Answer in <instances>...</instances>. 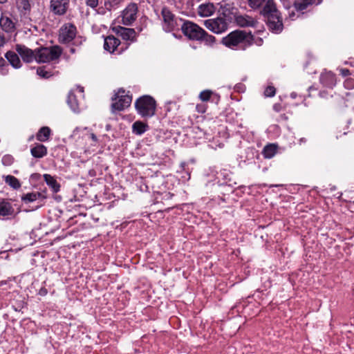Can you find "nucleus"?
Segmentation results:
<instances>
[{"mask_svg": "<svg viewBox=\"0 0 354 354\" xmlns=\"http://www.w3.org/2000/svg\"><path fill=\"white\" fill-rule=\"evenodd\" d=\"M252 34L244 30H236L222 39L221 43L227 48L234 49L240 46L243 50L252 45Z\"/></svg>", "mask_w": 354, "mask_h": 354, "instance_id": "obj_1", "label": "nucleus"}, {"mask_svg": "<svg viewBox=\"0 0 354 354\" xmlns=\"http://www.w3.org/2000/svg\"><path fill=\"white\" fill-rule=\"evenodd\" d=\"M156 101L149 95L138 98L135 102L138 113L143 118H151L156 112Z\"/></svg>", "mask_w": 354, "mask_h": 354, "instance_id": "obj_2", "label": "nucleus"}, {"mask_svg": "<svg viewBox=\"0 0 354 354\" xmlns=\"http://www.w3.org/2000/svg\"><path fill=\"white\" fill-rule=\"evenodd\" d=\"M36 62L46 63L57 59L62 54V49L58 46H53L50 48L40 47L36 48Z\"/></svg>", "mask_w": 354, "mask_h": 354, "instance_id": "obj_3", "label": "nucleus"}, {"mask_svg": "<svg viewBox=\"0 0 354 354\" xmlns=\"http://www.w3.org/2000/svg\"><path fill=\"white\" fill-rule=\"evenodd\" d=\"M162 26L166 32H171L179 29L183 19L176 17L172 12L167 7H164L161 10Z\"/></svg>", "mask_w": 354, "mask_h": 354, "instance_id": "obj_4", "label": "nucleus"}, {"mask_svg": "<svg viewBox=\"0 0 354 354\" xmlns=\"http://www.w3.org/2000/svg\"><path fill=\"white\" fill-rule=\"evenodd\" d=\"M179 29L185 37L193 41H201L202 34H204V30L202 28L188 20L183 19Z\"/></svg>", "mask_w": 354, "mask_h": 354, "instance_id": "obj_5", "label": "nucleus"}, {"mask_svg": "<svg viewBox=\"0 0 354 354\" xmlns=\"http://www.w3.org/2000/svg\"><path fill=\"white\" fill-rule=\"evenodd\" d=\"M112 100L114 101L111 104L112 111H121L130 106L132 97L126 94L124 90L121 88L118 90Z\"/></svg>", "mask_w": 354, "mask_h": 354, "instance_id": "obj_6", "label": "nucleus"}, {"mask_svg": "<svg viewBox=\"0 0 354 354\" xmlns=\"http://www.w3.org/2000/svg\"><path fill=\"white\" fill-rule=\"evenodd\" d=\"M204 26L206 28L216 34L225 32L228 27L226 20L221 17L205 20Z\"/></svg>", "mask_w": 354, "mask_h": 354, "instance_id": "obj_7", "label": "nucleus"}, {"mask_svg": "<svg viewBox=\"0 0 354 354\" xmlns=\"http://www.w3.org/2000/svg\"><path fill=\"white\" fill-rule=\"evenodd\" d=\"M138 8L136 3H129L122 12V23L125 26L131 25L137 18Z\"/></svg>", "mask_w": 354, "mask_h": 354, "instance_id": "obj_8", "label": "nucleus"}, {"mask_svg": "<svg viewBox=\"0 0 354 354\" xmlns=\"http://www.w3.org/2000/svg\"><path fill=\"white\" fill-rule=\"evenodd\" d=\"M76 34V28L72 24H67L61 28L59 35V40L62 43L71 41Z\"/></svg>", "mask_w": 354, "mask_h": 354, "instance_id": "obj_9", "label": "nucleus"}, {"mask_svg": "<svg viewBox=\"0 0 354 354\" xmlns=\"http://www.w3.org/2000/svg\"><path fill=\"white\" fill-rule=\"evenodd\" d=\"M15 50L25 62L30 63L33 60L36 61V49L32 50L24 45L17 44Z\"/></svg>", "mask_w": 354, "mask_h": 354, "instance_id": "obj_10", "label": "nucleus"}, {"mask_svg": "<svg viewBox=\"0 0 354 354\" xmlns=\"http://www.w3.org/2000/svg\"><path fill=\"white\" fill-rule=\"evenodd\" d=\"M268 28L274 33H279L283 30L282 19L280 15H272L267 17Z\"/></svg>", "mask_w": 354, "mask_h": 354, "instance_id": "obj_11", "label": "nucleus"}, {"mask_svg": "<svg viewBox=\"0 0 354 354\" xmlns=\"http://www.w3.org/2000/svg\"><path fill=\"white\" fill-rule=\"evenodd\" d=\"M234 21L238 26L242 28L255 27L257 24V21L254 18L239 13L234 15Z\"/></svg>", "mask_w": 354, "mask_h": 354, "instance_id": "obj_12", "label": "nucleus"}, {"mask_svg": "<svg viewBox=\"0 0 354 354\" xmlns=\"http://www.w3.org/2000/svg\"><path fill=\"white\" fill-rule=\"evenodd\" d=\"M69 0H51L50 8L57 15H64L66 13Z\"/></svg>", "mask_w": 354, "mask_h": 354, "instance_id": "obj_13", "label": "nucleus"}, {"mask_svg": "<svg viewBox=\"0 0 354 354\" xmlns=\"http://www.w3.org/2000/svg\"><path fill=\"white\" fill-rule=\"evenodd\" d=\"M15 209L10 203L6 201L0 202V219H5L6 217L12 216Z\"/></svg>", "mask_w": 354, "mask_h": 354, "instance_id": "obj_14", "label": "nucleus"}, {"mask_svg": "<svg viewBox=\"0 0 354 354\" xmlns=\"http://www.w3.org/2000/svg\"><path fill=\"white\" fill-rule=\"evenodd\" d=\"M117 34L122 37L123 39L134 41L136 37V32L133 28L118 26Z\"/></svg>", "mask_w": 354, "mask_h": 354, "instance_id": "obj_15", "label": "nucleus"}, {"mask_svg": "<svg viewBox=\"0 0 354 354\" xmlns=\"http://www.w3.org/2000/svg\"><path fill=\"white\" fill-rule=\"evenodd\" d=\"M197 11L201 17H207L215 12L216 8L212 3H203L198 6Z\"/></svg>", "mask_w": 354, "mask_h": 354, "instance_id": "obj_16", "label": "nucleus"}, {"mask_svg": "<svg viewBox=\"0 0 354 354\" xmlns=\"http://www.w3.org/2000/svg\"><path fill=\"white\" fill-rule=\"evenodd\" d=\"M261 12L266 17L272 15H280L273 0H267Z\"/></svg>", "mask_w": 354, "mask_h": 354, "instance_id": "obj_17", "label": "nucleus"}, {"mask_svg": "<svg viewBox=\"0 0 354 354\" xmlns=\"http://www.w3.org/2000/svg\"><path fill=\"white\" fill-rule=\"evenodd\" d=\"M320 81L325 86L333 88L336 84L335 75L330 71L323 73L320 76Z\"/></svg>", "mask_w": 354, "mask_h": 354, "instance_id": "obj_18", "label": "nucleus"}, {"mask_svg": "<svg viewBox=\"0 0 354 354\" xmlns=\"http://www.w3.org/2000/svg\"><path fill=\"white\" fill-rule=\"evenodd\" d=\"M120 44V40L114 36H108L104 39V48L106 50L113 53Z\"/></svg>", "mask_w": 354, "mask_h": 354, "instance_id": "obj_19", "label": "nucleus"}, {"mask_svg": "<svg viewBox=\"0 0 354 354\" xmlns=\"http://www.w3.org/2000/svg\"><path fill=\"white\" fill-rule=\"evenodd\" d=\"M0 26L3 31L8 33H12L15 30V23L7 16L1 17Z\"/></svg>", "mask_w": 354, "mask_h": 354, "instance_id": "obj_20", "label": "nucleus"}, {"mask_svg": "<svg viewBox=\"0 0 354 354\" xmlns=\"http://www.w3.org/2000/svg\"><path fill=\"white\" fill-rule=\"evenodd\" d=\"M322 2V0H295L294 6L297 11H303L313 3L319 5Z\"/></svg>", "mask_w": 354, "mask_h": 354, "instance_id": "obj_21", "label": "nucleus"}, {"mask_svg": "<svg viewBox=\"0 0 354 354\" xmlns=\"http://www.w3.org/2000/svg\"><path fill=\"white\" fill-rule=\"evenodd\" d=\"M277 145L268 144L264 147L262 154L265 158H272L277 153Z\"/></svg>", "mask_w": 354, "mask_h": 354, "instance_id": "obj_22", "label": "nucleus"}, {"mask_svg": "<svg viewBox=\"0 0 354 354\" xmlns=\"http://www.w3.org/2000/svg\"><path fill=\"white\" fill-rule=\"evenodd\" d=\"M6 57L14 68H19L21 67V64L19 57L15 52H7L6 53Z\"/></svg>", "mask_w": 354, "mask_h": 354, "instance_id": "obj_23", "label": "nucleus"}, {"mask_svg": "<svg viewBox=\"0 0 354 354\" xmlns=\"http://www.w3.org/2000/svg\"><path fill=\"white\" fill-rule=\"evenodd\" d=\"M45 198H46V196H44L40 192H31V193H28V194H24L21 196V201L25 203H32L33 201H35L38 198L44 199Z\"/></svg>", "mask_w": 354, "mask_h": 354, "instance_id": "obj_24", "label": "nucleus"}, {"mask_svg": "<svg viewBox=\"0 0 354 354\" xmlns=\"http://www.w3.org/2000/svg\"><path fill=\"white\" fill-rule=\"evenodd\" d=\"M30 152L35 158H41L47 154V149L44 145L38 144L31 149Z\"/></svg>", "mask_w": 354, "mask_h": 354, "instance_id": "obj_25", "label": "nucleus"}, {"mask_svg": "<svg viewBox=\"0 0 354 354\" xmlns=\"http://www.w3.org/2000/svg\"><path fill=\"white\" fill-rule=\"evenodd\" d=\"M17 8L22 15L26 17L30 11V4L28 0H19Z\"/></svg>", "mask_w": 354, "mask_h": 354, "instance_id": "obj_26", "label": "nucleus"}, {"mask_svg": "<svg viewBox=\"0 0 354 354\" xmlns=\"http://www.w3.org/2000/svg\"><path fill=\"white\" fill-rule=\"evenodd\" d=\"M43 177L46 184L52 188L54 192H59L60 186L51 175L46 174Z\"/></svg>", "mask_w": 354, "mask_h": 354, "instance_id": "obj_27", "label": "nucleus"}, {"mask_svg": "<svg viewBox=\"0 0 354 354\" xmlns=\"http://www.w3.org/2000/svg\"><path fill=\"white\" fill-rule=\"evenodd\" d=\"M50 129L48 127L41 128L37 134V139L40 142L46 141L50 136Z\"/></svg>", "mask_w": 354, "mask_h": 354, "instance_id": "obj_28", "label": "nucleus"}, {"mask_svg": "<svg viewBox=\"0 0 354 354\" xmlns=\"http://www.w3.org/2000/svg\"><path fill=\"white\" fill-rule=\"evenodd\" d=\"M3 178L5 179V182L12 188L17 189L21 187V183L16 177L11 175H8L3 176Z\"/></svg>", "mask_w": 354, "mask_h": 354, "instance_id": "obj_29", "label": "nucleus"}, {"mask_svg": "<svg viewBox=\"0 0 354 354\" xmlns=\"http://www.w3.org/2000/svg\"><path fill=\"white\" fill-rule=\"evenodd\" d=\"M132 128L134 133L141 135L147 131L148 127L142 122L136 121L133 124Z\"/></svg>", "mask_w": 354, "mask_h": 354, "instance_id": "obj_30", "label": "nucleus"}, {"mask_svg": "<svg viewBox=\"0 0 354 354\" xmlns=\"http://www.w3.org/2000/svg\"><path fill=\"white\" fill-rule=\"evenodd\" d=\"M201 40L200 41H203L207 46H212L216 41V38L214 36L209 35L205 30L204 34H202Z\"/></svg>", "mask_w": 354, "mask_h": 354, "instance_id": "obj_31", "label": "nucleus"}, {"mask_svg": "<svg viewBox=\"0 0 354 354\" xmlns=\"http://www.w3.org/2000/svg\"><path fill=\"white\" fill-rule=\"evenodd\" d=\"M67 102L73 111L78 110V103L74 94L69 93Z\"/></svg>", "mask_w": 354, "mask_h": 354, "instance_id": "obj_32", "label": "nucleus"}, {"mask_svg": "<svg viewBox=\"0 0 354 354\" xmlns=\"http://www.w3.org/2000/svg\"><path fill=\"white\" fill-rule=\"evenodd\" d=\"M123 0H104V6L106 10H111L114 6L118 5Z\"/></svg>", "mask_w": 354, "mask_h": 354, "instance_id": "obj_33", "label": "nucleus"}, {"mask_svg": "<svg viewBox=\"0 0 354 354\" xmlns=\"http://www.w3.org/2000/svg\"><path fill=\"white\" fill-rule=\"evenodd\" d=\"M266 0H248V6L252 9L259 8Z\"/></svg>", "mask_w": 354, "mask_h": 354, "instance_id": "obj_34", "label": "nucleus"}, {"mask_svg": "<svg viewBox=\"0 0 354 354\" xmlns=\"http://www.w3.org/2000/svg\"><path fill=\"white\" fill-rule=\"evenodd\" d=\"M212 94V92L211 91L205 90V91H202L200 93L199 97L202 101L207 102L209 100Z\"/></svg>", "mask_w": 354, "mask_h": 354, "instance_id": "obj_35", "label": "nucleus"}, {"mask_svg": "<svg viewBox=\"0 0 354 354\" xmlns=\"http://www.w3.org/2000/svg\"><path fill=\"white\" fill-rule=\"evenodd\" d=\"M37 73L44 78H48L51 75L50 72L45 71L43 67H39L37 70Z\"/></svg>", "mask_w": 354, "mask_h": 354, "instance_id": "obj_36", "label": "nucleus"}, {"mask_svg": "<svg viewBox=\"0 0 354 354\" xmlns=\"http://www.w3.org/2000/svg\"><path fill=\"white\" fill-rule=\"evenodd\" d=\"M275 93L276 89L272 86H268L264 91V94L266 97H273L275 95Z\"/></svg>", "mask_w": 354, "mask_h": 354, "instance_id": "obj_37", "label": "nucleus"}, {"mask_svg": "<svg viewBox=\"0 0 354 354\" xmlns=\"http://www.w3.org/2000/svg\"><path fill=\"white\" fill-rule=\"evenodd\" d=\"M85 2L88 6L92 8H95L98 5V0H85Z\"/></svg>", "mask_w": 354, "mask_h": 354, "instance_id": "obj_38", "label": "nucleus"}, {"mask_svg": "<svg viewBox=\"0 0 354 354\" xmlns=\"http://www.w3.org/2000/svg\"><path fill=\"white\" fill-rule=\"evenodd\" d=\"M3 165H8L12 162V157L10 156H4L2 159Z\"/></svg>", "mask_w": 354, "mask_h": 354, "instance_id": "obj_39", "label": "nucleus"}, {"mask_svg": "<svg viewBox=\"0 0 354 354\" xmlns=\"http://www.w3.org/2000/svg\"><path fill=\"white\" fill-rule=\"evenodd\" d=\"M252 44H255L257 46H261L263 44V39L261 37L254 38L252 35Z\"/></svg>", "mask_w": 354, "mask_h": 354, "instance_id": "obj_40", "label": "nucleus"}, {"mask_svg": "<svg viewBox=\"0 0 354 354\" xmlns=\"http://www.w3.org/2000/svg\"><path fill=\"white\" fill-rule=\"evenodd\" d=\"M6 43V38L3 33L0 32V47L3 46Z\"/></svg>", "mask_w": 354, "mask_h": 354, "instance_id": "obj_41", "label": "nucleus"}, {"mask_svg": "<svg viewBox=\"0 0 354 354\" xmlns=\"http://www.w3.org/2000/svg\"><path fill=\"white\" fill-rule=\"evenodd\" d=\"M340 72L341 74L344 77L348 76L350 74V71L347 68H342L341 69Z\"/></svg>", "mask_w": 354, "mask_h": 354, "instance_id": "obj_42", "label": "nucleus"}, {"mask_svg": "<svg viewBox=\"0 0 354 354\" xmlns=\"http://www.w3.org/2000/svg\"><path fill=\"white\" fill-rule=\"evenodd\" d=\"M47 290L46 288H41L39 294L41 296H44L47 294Z\"/></svg>", "mask_w": 354, "mask_h": 354, "instance_id": "obj_43", "label": "nucleus"}, {"mask_svg": "<svg viewBox=\"0 0 354 354\" xmlns=\"http://www.w3.org/2000/svg\"><path fill=\"white\" fill-rule=\"evenodd\" d=\"M171 4H176L180 0H167Z\"/></svg>", "mask_w": 354, "mask_h": 354, "instance_id": "obj_44", "label": "nucleus"}, {"mask_svg": "<svg viewBox=\"0 0 354 354\" xmlns=\"http://www.w3.org/2000/svg\"><path fill=\"white\" fill-rule=\"evenodd\" d=\"M91 137L92 140H93L94 141L97 140V137H96V136L95 134L92 133L91 135Z\"/></svg>", "mask_w": 354, "mask_h": 354, "instance_id": "obj_45", "label": "nucleus"}, {"mask_svg": "<svg viewBox=\"0 0 354 354\" xmlns=\"http://www.w3.org/2000/svg\"><path fill=\"white\" fill-rule=\"evenodd\" d=\"M306 138H301V139L299 140V144L301 145V143H303V142H306Z\"/></svg>", "mask_w": 354, "mask_h": 354, "instance_id": "obj_46", "label": "nucleus"}, {"mask_svg": "<svg viewBox=\"0 0 354 354\" xmlns=\"http://www.w3.org/2000/svg\"><path fill=\"white\" fill-rule=\"evenodd\" d=\"M8 0H0V3H4L7 1Z\"/></svg>", "mask_w": 354, "mask_h": 354, "instance_id": "obj_47", "label": "nucleus"}, {"mask_svg": "<svg viewBox=\"0 0 354 354\" xmlns=\"http://www.w3.org/2000/svg\"><path fill=\"white\" fill-rule=\"evenodd\" d=\"M352 80H351H351H347V82H351Z\"/></svg>", "mask_w": 354, "mask_h": 354, "instance_id": "obj_48", "label": "nucleus"}]
</instances>
